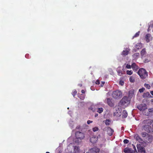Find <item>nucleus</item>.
Segmentation results:
<instances>
[{
    "instance_id": "1",
    "label": "nucleus",
    "mask_w": 153,
    "mask_h": 153,
    "mask_svg": "<svg viewBox=\"0 0 153 153\" xmlns=\"http://www.w3.org/2000/svg\"><path fill=\"white\" fill-rule=\"evenodd\" d=\"M152 123L151 120L150 119H147L144 120L142 124H144L143 126V129L148 133H149L151 130V127L149 125Z\"/></svg>"
},
{
    "instance_id": "2",
    "label": "nucleus",
    "mask_w": 153,
    "mask_h": 153,
    "mask_svg": "<svg viewBox=\"0 0 153 153\" xmlns=\"http://www.w3.org/2000/svg\"><path fill=\"white\" fill-rule=\"evenodd\" d=\"M75 137L76 140L75 141V143L79 144L81 142L82 140L84 138L85 134L81 131H76L75 133Z\"/></svg>"
},
{
    "instance_id": "3",
    "label": "nucleus",
    "mask_w": 153,
    "mask_h": 153,
    "mask_svg": "<svg viewBox=\"0 0 153 153\" xmlns=\"http://www.w3.org/2000/svg\"><path fill=\"white\" fill-rule=\"evenodd\" d=\"M130 99L127 96H124L120 100L119 103V105L121 106H126L130 104Z\"/></svg>"
},
{
    "instance_id": "4",
    "label": "nucleus",
    "mask_w": 153,
    "mask_h": 153,
    "mask_svg": "<svg viewBox=\"0 0 153 153\" xmlns=\"http://www.w3.org/2000/svg\"><path fill=\"white\" fill-rule=\"evenodd\" d=\"M137 74L142 79L146 78L148 75L147 72L143 68H140L137 72Z\"/></svg>"
},
{
    "instance_id": "5",
    "label": "nucleus",
    "mask_w": 153,
    "mask_h": 153,
    "mask_svg": "<svg viewBox=\"0 0 153 153\" xmlns=\"http://www.w3.org/2000/svg\"><path fill=\"white\" fill-rule=\"evenodd\" d=\"M123 95V93L120 90H117L113 91L112 94V96L113 98L116 99H119L121 98Z\"/></svg>"
},
{
    "instance_id": "6",
    "label": "nucleus",
    "mask_w": 153,
    "mask_h": 153,
    "mask_svg": "<svg viewBox=\"0 0 153 153\" xmlns=\"http://www.w3.org/2000/svg\"><path fill=\"white\" fill-rule=\"evenodd\" d=\"M137 108L139 110L142 111L143 112V111H145V109H147V105L145 104H141L138 105L137 106Z\"/></svg>"
},
{
    "instance_id": "7",
    "label": "nucleus",
    "mask_w": 153,
    "mask_h": 153,
    "mask_svg": "<svg viewBox=\"0 0 153 153\" xmlns=\"http://www.w3.org/2000/svg\"><path fill=\"white\" fill-rule=\"evenodd\" d=\"M100 151V149L97 147H93L89 150L90 153H99Z\"/></svg>"
},
{
    "instance_id": "8",
    "label": "nucleus",
    "mask_w": 153,
    "mask_h": 153,
    "mask_svg": "<svg viewBox=\"0 0 153 153\" xmlns=\"http://www.w3.org/2000/svg\"><path fill=\"white\" fill-rule=\"evenodd\" d=\"M98 140V137L95 136H94L90 138V141L92 143L97 142Z\"/></svg>"
},
{
    "instance_id": "9",
    "label": "nucleus",
    "mask_w": 153,
    "mask_h": 153,
    "mask_svg": "<svg viewBox=\"0 0 153 153\" xmlns=\"http://www.w3.org/2000/svg\"><path fill=\"white\" fill-rule=\"evenodd\" d=\"M107 134L110 136H111L112 135L114 132V130L109 127H107Z\"/></svg>"
},
{
    "instance_id": "10",
    "label": "nucleus",
    "mask_w": 153,
    "mask_h": 153,
    "mask_svg": "<svg viewBox=\"0 0 153 153\" xmlns=\"http://www.w3.org/2000/svg\"><path fill=\"white\" fill-rule=\"evenodd\" d=\"M107 103L110 107H113L114 106V104L111 101V99L108 98H107Z\"/></svg>"
},
{
    "instance_id": "11",
    "label": "nucleus",
    "mask_w": 153,
    "mask_h": 153,
    "mask_svg": "<svg viewBox=\"0 0 153 153\" xmlns=\"http://www.w3.org/2000/svg\"><path fill=\"white\" fill-rule=\"evenodd\" d=\"M152 108H150L148 110V111H147V112H146L145 111H144L143 112V114L144 115L147 116H149V115L150 113H152L153 112Z\"/></svg>"
},
{
    "instance_id": "12",
    "label": "nucleus",
    "mask_w": 153,
    "mask_h": 153,
    "mask_svg": "<svg viewBox=\"0 0 153 153\" xmlns=\"http://www.w3.org/2000/svg\"><path fill=\"white\" fill-rule=\"evenodd\" d=\"M130 50L129 49L126 48V50H123L122 52V55L124 56L127 55L129 53Z\"/></svg>"
},
{
    "instance_id": "13",
    "label": "nucleus",
    "mask_w": 153,
    "mask_h": 153,
    "mask_svg": "<svg viewBox=\"0 0 153 153\" xmlns=\"http://www.w3.org/2000/svg\"><path fill=\"white\" fill-rule=\"evenodd\" d=\"M131 67L133 69V70L135 71H137V70L138 69L139 67L138 66H137L135 63H133L131 65Z\"/></svg>"
},
{
    "instance_id": "14",
    "label": "nucleus",
    "mask_w": 153,
    "mask_h": 153,
    "mask_svg": "<svg viewBox=\"0 0 153 153\" xmlns=\"http://www.w3.org/2000/svg\"><path fill=\"white\" fill-rule=\"evenodd\" d=\"M137 148L139 152H140L141 153H145L146 152L144 148L142 147H137Z\"/></svg>"
},
{
    "instance_id": "15",
    "label": "nucleus",
    "mask_w": 153,
    "mask_h": 153,
    "mask_svg": "<svg viewBox=\"0 0 153 153\" xmlns=\"http://www.w3.org/2000/svg\"><path fill=\"white\" fill-rule=\"evenodd\" d=\"M146 54V49L145 48H143L141 51L140 54L142 57L145 56Z\"/></svg>"
},
{
    "instance_id": "16",
    "label": "nucleus",
    "mask_w": 153,
    "mask_h": 153,
    "mask_svg": "<svg viewBox=\"0 0 153 153\" xmlns=\"http://www.w3.org/2000/svg\"><path fill=\"white\" fill-rule=\"evenodd\" d=\"M151 38V35L150 34H147L145 36L146 41L147 42H149L150 41V39Z\"/></svg>"
},
{
    "instance_id": "17",
    "label": "nucleus",
    "mask_w": 153,
    "mask_h": 153,
    "mask_svg": "<svg viewBox=\"0 0 153 153\" xmlns=\"http://www.w3.org/2000/svg\"><path fill=\"white\" fill-rule=\"evenodd\" d=\"M143 98H149L151 97V95L149 92H146L144 93L143 95Z\"/></svg>"
},
{
    "instance_id": "18",
    "label": "nucleus",
    "mask_w": 153,
    "mask_h": 153,
    "mask_svg": "<svg viewBox=\"0 0 153 153\" xmlns=\"http://www.w3.org/2000/svg\"><path fill=\"white\" fill-rule=\"evenodd\" d=\"M136 140L138 141L140 143H142L143 142V139L139 136L137 135L136 137Z\"/></svg>"
},
{
    "instance_id": "19",
    "label": "nucleus",
    "mask_w": 153,
    "mask_h": 153,
    "mask_svg": "<svg viewBox=\"0 0 153 153\" xmlns=\"http://www.w3.org/2000/svg\"><path fill=\"white\" fill-rule=\"evenodd\" d=\"M127 116L128 113L127 111L125 110H123V118H126L127 117Z\"/></svg>"
},
{
    "instance_id": "20",
    "label": "nucleus",
    "mask_w": 153,
    "mask_h": 153,
    "mask_svg": "<svg viewBox=\"0 0 153 153\" xmlns=\"http://www.w3.org/2000/svg\"><path fill=\"white\" fill-rule=\"evenodd\" d=\"M142 45L141 43H137L135 45V48L138 50H139L142 48Z\"/></svg>"
},
{
    "instance_id": "21",
    "label": "nucleus",
    "mask_w": 153,
    "mask_h": 153,
    "mask_svg": "<svg viewBox=\"0 0 153 153\" xmlns=\"http://www.w3.org/2000/svg\"><path fill=\"white\" fill-rule=\"evenodd\" d=\"M139 55L140 54L139 53H136L133 54L132 56L134 59H137Z\"/></svg>"
},
{
    "instance_id": "22",
    "label": "nucleus",
    "mask_w": 153,
    "mask_h": 153,
    "mask_svg": "<svg viewBox=\"0 0 153 153\" xmlns=\"http://www.w3.org/2000/svg\"><path fill=\"white\" fill-rule=\"evenodd\" d=\"M103 109L102 108H98L97 112L99 113H101L103 111Z\"/></svg>"
},
{
    "instance_id": "23",
    "label": "nucleus",
    "mask_w": 153,
    "mask_h": 153,
    "mask_svg": "<svg viewBox=\"0 0 153 153\" xmlns=\"http://www.w3.org/2000/svg\"><path fill=\"white\" fill-rule=\"evenodd\" d=\"M117 71L118 75H119L120 76H121L123 74L122 73V71L120 69H117Z\"/></svg>"
},
{
    "instance_id": "24",
    "label": "nucleus",
    "mask_w": 153,
    "mask_h": 153,
    "mask_svg": "<svg viewBox=\"0 0 153 153\" xmlns=\"http://www.w3.org/2000/svg\"><path fill=\"white\" fill-rule=\"evenodd\" d=\"M111 123L110 120L109 119H107L105 121V124L106 125H109Z\"/></svg>"
},
{
    "instance_id": "25",
    "label": "nucleus",
    "mask_w": 153,
    "mask_h": 153,
    "mask_svg": "<svg viewBox=\"0 0 153 153\" xmlns=\"http://www.w3.org/2000/svg\"><path fill=\"white\" fill-rule=\"evenodd\" d=\"M140 32L139 31L136 33L133 36L132 39H134V38L137 37L140 34Z\"/></svg>"
},
{
    "instance_id": "26",
    "label": "nucleus",
    "mask_w": 153,
    "mask_h": 153,
    "mask_svg": "<svg viewBox=\"0 0 153 153\" xmlns=\"http://www.w3.org/2000/svg\"><path fill=\"white\" fill-rule=\"evenodd\" d=\"M127 74L129 75H131L133 73V72L131 70L129 71L127 70L126 71Z\"/></svg>"
},
{
    "instance_id": "27",
    "label": "nucleus",
    "mask_w": 153,
    "mask_h": 153,
    "mask_svg": "<svg viewBox=\"0 0 153 153\" xmlns=\"http://www.w3.org/2000/svg\"><path fill=\"white\" fill-rule=\"evenodd\" d=\"M144 86L148 89H150V86L149 85L147 84H144Z\"/></svg>"
},
{
    "instance_id": "28",
    "label": "nucleus",
    "mask_w": 153,
    "mask_h": 153,
    "mask_svg": "<svg viewBox=\"0 0 153 153\" xmlns=\"http://www.w3.org/2000/svg\"><path fill=\"white\" fill-rule=\"evenodd\" d=\"M99 128L98 127H95L92 128V130L94 132L97 131L98 130Z\"/></svg>"
},
{
    "instance_id": "29",
    "label": "nucleus",
    "mask_w": 153,
    "mask_h": 153,
    "mask_svg": "<svg viewBox=\"0 0 153 153\" xmlns=\"http://www.w3.org/2000/svg\"><path fill=\"white\" fill-rule=\"evenodd\" d=\"M130 148H126L124 150V152L125 153H128Z\"/></svg>"
},
{
    "instance_id": "30",
    "label": "nucleus",
    "mask_w": 153,
    "mask_h": 153,
    "mask_svg": "<svg viewBox=\"0 0 153 153\" xmlns=\"http://www.w3.org/2000/svg\"><path fill=\"white\" fill-rule=\"evenodd\" d=\"M129 80L130 82H134V78L132 76H130L129 78Z\"/></svg>"
},
{
    "instance_id": "31",
    "label": "nucleus",
    "mask_w": 153,
    "mask_h": 153,
    "mask_svg": "<svg viewBox=\"0 0 153 153\" xmlns=\"http://www.w3.org/2000/svg\"><path fill=\"white\" fill-rule=\"evenodd\" d=\"M76 93L77 91L76 90H74L73 91L72 94V95L74 97V96L76 95Z\"/></svg>"
},
{
    "instance_id": "32",
    "label": "nucleus",
    "mask_w": 153,
    "mask_h": 153,
    "mask_svg": "<svg viewBox=\"0 0 153 153\" xmlns=\"http://www.w3.org/2000/svg\"><path fill=\"white\" fill-rule=\"evenodd\" d=\"M147 134L145 132H143L141 133V135L143 137H145L146 136Z\"/></svg>"
},
{
    "instance_id": "33",
    "label": "nucleus",
    "mask_w": 153,
    "mask_h": 153,
    "mask_svg": "<svg viewBox=\"0 0 153 153\" xmlns=\"http://www.w3.org/2000/svg\"><path fill=\"white\" fill-rule=\"evenodd\" d=\"M74 150L75 152L78 151L79 148L78 146H75L74 147Z\"/></svg>"
},
{
    "instance_id": "34",
    "label": "nucleus",
    "mask_w": 153,
    "mask_h": 153,
    "mask_svg": "<svg viewBox=\"0 0 153 153\" xmlns=\"http://www.w3.org/2000/svg\"><path fill=\"white\" fill-rule=\"evenodd\" d=\"M145 90V88H142L139 89V91L140 93L143 92Z\"/></svg>"
},
{
    "instance_id": "35",
    "label": "nucleus",
    "mask_w": 153,
    "mask_h": 153,
    "mask_svg": "<svg viewBox=\"0 0 153 153\" xmlns=\"http://www.w3.org/2000/svg\"><path fill=\"white\" fill-rule=\"evenodd\" d=\"M129 142V140L127 139H125L123 140V142L125 144H127Z\"/></svg>"
},
{
    "instance_id": "36",
    "label": "nucleus",
    "mask_w": 153,
    "mask_h": 153,
    "mask_svg": "<svg viewBox=\"0 0 153 153\" xmlns=\"http://www.w3.org/2000/svg\"><path fill=\"white\" fill-rule=\"evenodd\" d=\"M128 153H134V150H132L130 148V150H129Z\"/></svg>"
},
{
    "instance_id": "37",
    "label": "nucleus",
    "mask_w": 153,
    "mask_h": 153,
    "mask_svg": "<svg viewBox=\"0 0 153 153\" xmlns=\"http://www.w3.org/2000/svg\"><path fill=\"white\" fill-rule=\"evenodd\" d=\"M126 67L127 68H128V69L131 68V65H128V64H127L126 66Z\"/></svg>"
},
{
    "instance_id": "38",
    "label": "nucleus",
    "mask_w": 153,
    "mask_h": 153,
    "mask_svg": "<svg viewBox=\"0 0 153 153\" xmlns=\"http://www.w3.org/2000/svg\"><path fill=\"white\" fill-rule=\"evenodd\" d=\"M119 84L121 85H123L124 84V82L120 80L119 82Z\"/></svg>"
},
{
    "instance_id": "39",
    "label": "nucleus",
    "mask_w": 153,
    "mask_h": 153,
    "mask_svg": "<svg viewBox=\"0 0 153 153\" xmlns=\"http://www.w3.org/2000/svg\"><path fill=\"white\" fill-rule=\"evenodd\" d=\"M153 137H150H150H149V138L148 139V141L149 142H151L152 140V139H153Z\"/></svg>"
},
{
    "instance_id": "40",
    "label": "nucleus",
    "mask_w": 153,
    "mask_h": 153,
    "mask_svg": "<svg viewBox=\"0 0 153 153\" xmlns=\"http://www.w3.org/2000/svg\"><path fill=\"white\" fill-rule=\"evenodd\" d=\"M93 122L92 121H91L90 120H88L87 122V123L88 124H90V123H92Z\"/></svg>"
},
{
    "instance_id": "41",
    "label": "nucleus",
    "mask_w": 153,
    "mask_h": 153,
    "mask_svg": "<svg viewBox=\"0 0 153 153\" xmlns=\"http://www.w3.org/2000/svg\"><path fill=\"white\" fill-rule=\"evenodd\" d=\"M95 83L96 84L99 85L100 84V81L98 80H97L95 82Z\"/></svg>"
},
{
    "instance_id": "42",
    "label": "nucleus",
    "mask_w": 153,
    "mask_h": 153,
    "mask_svg": "<svg viewBox=\"0 0 153 153\" xmlns=\"http://www.w3.org/2000/svg\"><path fill=\"white\" fill-rule=\"evenodd\" d=\"M132 145L133 146V148H134V150L135 151H137V150H136V147H135V146H134V145H133V144Z\"/></svg>"
},
{
    "instance_id": "43",
    "label": "nucleus",
    "mask_w": 153,
    "mask_h": 153,
    "mask_svg": "<svg viewBox=\"0 0 153 153\" xmlns=\"http://www.w3.org/2000/svg\"><path fill=\"white\" fill-rule=\"evenodd\" d=\"M102 84H101V87H102L103 85V84L105 83V82H102Z\"/></svg>"
},
{
    "instance_id": "44",
    "label": "nucleus",
    "mask_w": 153,
    "mask_h": 153,
    "mask_svg": "<svg viewBox=\"0 0 153 153\" xmlns=\"http://www.w3.org/2000/svg\"><path fill=\"white\" fill-rule=\"evenodd\" d=\"M81 92L82 93H83V94L85 93V91L84 90H82L81 91Z\"/></svg>"
},
{
    "instance_id": "45",
    "label": "nucleus",
    "mask_w": 153,
    "mask_h": 153,
    "mask_svg": "<svg viewBox=\"0 0 153 153\" xmlns=\"http://www.w3.org/2000/svg\"><path fill=\"white\" fill-rule=\"evenodd\" d=\"M150 93L153 96V91H151L150 92Z\"/></svg>"
},
{
    "instance_id": "46",
    "label": "nucleus",
    "mask_w": 153,
    "mask_h": 153,
    "mask_svg": "<svg viewBox=\"0 0 153 153\" xmlns=\"http://www.w3.org/2000/svg\"><path fill=\"white\" fill-rule=\"evenodd\" d=\"M150 27V26H149V27H148V29H147V31H149V30H149Z\"/></svg>"
},
{
    "instance_id": "47",
    "label": "nucleus",
    "mask_w": 153,
    "mask_h": 153,
    "mask_svg": "<svg viewBox=\"0 0 153 153\" xmlns=\"http://www.w3.org/2000/svg\"><path fill=\"white\" fill-rule=\"evenodd\" d=\"M79 85L80 87H81V86H82V84H79Z\"/></svg>"
},
{
    "instance_id": "48",
    "label": "nucleus",
    "mask_w": 153,
    "mask_h": 153,
    "mask_svg": "<svg viewBox=\"0 0 153 153\" xmlns=\"http://www.w3.org/2000/svg\"><path fill=\"white\" fill-rule=\"evenodd\" d=\"M98 114H95V117H96L97 116H98Z\"/></svg>"
},
{
    "instance_id": "49",
    "label": "nucleus",
    "mask_w": 153,
    "mask_h": 153,
    "mask_svg": "<svg viewBox=\"0 0 153 153\" xmlns=\"http://www.w3.org/2000/svg\"><path fill=\"white\" fill-rule=\"evenodd\" d=\"M151 102H153V99H152L151 100Z\"/></svg>"
},
{
    "instance_id": "50",
    "label": "nucleus",
    "mask_w": 153,
    "mask_h": 153,
    "mask_svg": "<svg viewBox=\"0 0 153 153\" xmlns=\"http://www.w3.org/2000/svg\"><path fill=\"white\" fill-rule=\"evenodd\" d=\"M144 111H145L146 112H147V111H148L147 109H145Z\"/></svg>"
},
{
    "instance_id": "51",
    "label": "nucleus",
    "mask_w": 153,
    "mask_h": 153,
    "mask_svg": "<svg viewBox=\"0 0 153 153\" xmlns=\"http://www.w3.org/2000/svg\"><path fill=\"white\" fill-rule=\"evenodd\" d=\"M121 114L120 113V114H119V115H117V116H119V115H120Z\"/></svg>"
},
{
    "instance_id": "52",
    "label": "nucleus",
    "mask_w": 153,
    "mask_h": 153,
    "mask_svg": "<svg viewBox=\"0 0 153 153\" xmlns=\"http://www.w3.org/2000/svg\"><path fill=\"white\" fill-rule=\"evenodd\" d=\"M46 153H50L49 152H46Z\"/></svg>"
},
{
    "instance_id": "53",
    "label": "nucleus",
    "mask_w": 153,
    "mask_h": 153,
    "mask_svg": "<svg viewBox=\"0 0 153 153\" xmlns=\"http://www.w3.org/2000/svg\"><path fill=\"white\" fill-rule=\"evenodd\" d=\"M114 115H116V114H115L114 113Z\"/></svg>"
},
{
    "instance_id": "54",
    "label": "nucleus",
    "mask_w": 153,
    "mask_h": 153,
    "mask_svg": "<svg viewBox=\"0 0 153 153\" xmlns=\"http://www.w3.org/2000/svg\"><path fill=\"white\" fill-rule=\"evenodd\" d=\"M90 153V152H89V153Z\"/></svg>"
}]
</instances>
